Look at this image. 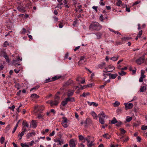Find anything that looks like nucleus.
<instances>
[{
    "label": "nucleus",
    "mask_w": 147,
    "mask_h": 147,
    "mask_svg": "<svg viewBox=\"0 0 147 147\" xmlns=\"http://www.w3.org/2000/svg\"><path fill=\"white\" fill-rule=\"evenodd\" d=\"M102 27V26L98 23L94 22L90 25L89 28L90 30H99Z\"/></svg>",
    "instance_id": "1"
},
{
    "label": "nucleus",
    "mask_w": 147,
    "mask_h": 147,
    "mask_svg": "<svg viewBox=\"0 0 147 147\" xmlns=\"http://www.w3.org/2000/svg\"><path fill=\"white\" fill-rule=\"evenodd\" d=\"M98 117L99 118V122L102 124H103L105 123L104 119L105 117H108L107 116H106L103 111H101L100 113L98 115Z\"/></svg>",
    "instance_id": "2"
},
{
    "label": "nucleus",
    "mask_w": 147,
    "mask_h": 147,
    "mask_svg": "<svg viewBox=\"0 0 147 147\" xmlns=\"http://www.w3.org/2000/svg\"><path fill=\"white\" fill-rule=\"evenodd\" d=\"M74 91L73 90H69L67 92V95L68 97L66 98L65 101H74L75 100L74 98L71 97L74 93Z\"/></svg>",
    "instance_id": "3"
},
{
    "label": "nucleus",
    "mask_w": 147,
    "mask_h": 147,
    "mask_svg": "<svg viewBox=\"0 0 147 147\" xmlns=\"http://www.w3.org/2000/svg\"><path fill=\"white\" fill-rule=\"evenodd\" d=\"M45 107L43 105H36L35 106L34 112V113H42Z\"/></svg>",
    "instance_id": "4"
},
{
    "label": "nucleus",
    "mask_w": 147,
    "mask_h": 147,
    "mask_svg": "<svg viewBox=\"0 0 147 147\" xmlns=\"http://www.w3.org/2000/svg\"><path fill=\"white\" fill-rule=\"evenodd\" d=\"M62 120L61 121V124L64 128H67L68 127L67 124L68 120L67 118L64 116L62 117Z\"/></svg>",
    "instance_id": "5"
},
{
    "label": "nucleus",
    "mask_w": 147,
    "mask_h": 147,
    "mask_svg": "<svg viewBox=\"0 0 147 147\" xmlns=\"http://www.w3.org/2000/svg\"><path fill=\"white\" fill-rule=\"evenodd\" d=\"M144 55L141 57L137 59L136 62L137 64L140 65L144 62Z\"/></svg>",
    "instance_id": "6"
},
{
    "label": "nucleus",
    "mask_w": 147,
    "mask_h": 147,
    "mask_svg": "<svg viewBox=\"0 0 147 147\" xmlns=\"http://www.w3.org/2000/svg\"><path fill=\"white\" fill-rule=\"evenodd\" d=\"M54 141L55 142L58 143L57 144V145H61L64 143L63 139L61 138H56L54 140Z\"/></svg>",
    "instance_id": "7"
},
{
    "label": "nucleus",
    "mask_w": 147,
    "mask_h": 147,
    "mask_svg": "<svg viewBox=\"0 0 147 147\" xmlns=\"http://www.w3.org/2000/svg\"><path fill=\"white\" fill-rule=\"evenodd\" d=\"M22 131L21 133H19L18 136L20 140L22 139V137L24 135L25 132L27 131V129L26 128H22Z\"/></svg>",
    "instance_id": "8"
},
{
    "label": "nucleus",
    "mask_w": 147,
    "mask_h": 147,
    "mask_svg": "<svg viewBox=\"0 0 147 147\" xmlns=\"http://www.w3.org/2000/svg\"><path fill=\"white\" fill-rule=\"evenodd\" d=\"M35 113V115L37 116L36 118L42 120H44V115L42 113Z\"/></svg>",
    "instance_id": "9"
},
{
    "label": "nucleus",
    "mask_w": 147,
    "mask_h": 147,
    "mask_svg": "<svg viewBox=\"0 0 147 147\" xmlns=\"http://www.w3.org/2000/svg\"><path fill=\"white\" fill-rule=\"evenodd\" d=\"M124 105H125V108L126 110H127L129 109H131L132 108L133 106V105L132 103H124Z\"/></svg>",
    "instance_id": "10"
},
{
    "label": "nucleus",
    "mask_w": 147,
    "mask_h": 147,
    "mask_svg": "<svg viewBox=\"0 0 147 147\" xmlns=\"http://www.w3.org/2000/svg\"><path fill=\"white\" fill-rule=\"evenodd\" d=\"M47 103L49 104L52 107L57 106L59 104L58 102H48Z\"/></svg>",
    "instance_id": "11"
},
{
    "label": "nucleus",
    "mask_w": 147,
    "mask_h": 147,
    "mask_svg": "<svg viewBox=\"0 0 147 147\" xmlns=\"http://www.w3.org/2000/svg\"><path fill=\"white\" fill-rule=\"evenodd\" d=\"M107 76H109L110 77V79H115L118 76L117 74H112L111 73H108L107 74Z\"/></svg>",
    "instance_id": "12"
},
{
    "label": "nucleus",
    "mask_w": 147,
    "mask_h": 147,
    "mask_svg": "<svg viewBox=\"0 0 147 147\" xmlns=\"http://www.w3.org/2000/svg\"><path fill=\"white\" fill-rule=\"evenodd\" d=\"M17 9L21 12H24L25 11V8L22 5H20L17 7Z\"/></svg>",
    "instance_id": "13"
},
{
    "label": "nucleus",
    "mask_w": 147,
    "mask_h": 147,
    "mask_svg": "<svg viewBox=\"0 0 147 147\" xmlns=\"http://www.w3.org/2000/svg\"><path fill=\"white\" fill-rule=\"evenodd\" d=\"M69 145L71 147H75L76 144L75 140L73 139H71L69 142Z\"/></svg>",
    "instance_id": "14"
},
{
    "label": "nucleus",
    "mask_w": 147,
    "mask_h": 147,
    "mask_svg": "<svg viewBox=\"0 0 147 147\" xmlns=\"http://www.w3.org/2000/svg\"><path fill=\"white\" fill-rule=\"evenodd\" d=\"M87 146L88 147H92L94 145V141L90 142V140L88 142H87Z\"/></svg>",
    "instance_id": "15"
},
{
    "label": "nucleus",
    "mask_w": 147,
    "mask_h": 147,
    "mask_svg": "<svg viewBox=\"0 0 147 147\" xmlns=\"http://www.w3.org/2000/svg\"><path fill=\"white\" fill-rule=\"evenodd\" d=\"M67 104V102H62L61 103L60 106L61 109L63 110L64 108V107Z\"/></svg>",
    "instance_id": "16"
},
{
    "label": "nucleus",
    "mask_w": 147,
    "mask_h": 147,
    "mask_svg": "<svg viewBox=\"0 0 147 147\" xmlns=\"http://www.w3.org/2000/svg\"><path fill=\"white\" fill-rule=\"evenodd\" d=\"M91 114L92 116L94 119H97V115L94 111H92L91 113Z\"/></svg>",
    "instance_id": "17"
},
{
    "label": "nucleus",
    "mask_w": 147,
    "mask_h": 147,
    "mask_svg": "<svg viewBox=\"0 0 147 147\" xmlns=\"http://www.w3.org/2000/svg\"><path fill=\"white\" fill-rule=\"evenodd\" d=\"M22 125L23 126L22 128H26V127H28L29 125L28 124L27 122L25 121H24L23 122Z\"/></svg>",
    "instance_id": "18"
},
{
    "label": "nucleus",
    "mask_w": 147,
    "mask_h": 147,
    "mask_svg": "<svg viewBox=\"0 0 147 147\" xmlns=\"http://www.w3.org/2000/svg\"><path fill=\"white\" fill-rule=\"evenodd\" d=\"M85 57L84 56H81L80 58V60L79 61V63L80 64L83 63H84L86 60H84Z\"/></svg>",
    "instance_id": "19"
},
{
    "label": "nucleus",
    "mask_w": 147,
    "mask_h": 147,
    "mask_svg": "<svg viewBox=\"0 0 147 147\" xmlns=\"http://www.w3.org/2000/svg\"><path fill=\"white\" fill-rule=\"evenodd\" d=\"M88 104L90 106L93 105L94 106L97 107L98 104L96 102H88Z\"/></svg>",
    "instance_id": "20"
},
{
    "label": "nucleus",
    "mask_w": 147,
    "mask_h": 147,
    "mask_svg": "<svg viewBox=\"0 0 147 147\" xmlns=\"http://www.w3.org/2000/svg\"><path fill=\"white\" fill-rule=\"evenodd\" d=\"M92 121L89 118H87L85 122V123L86 125H90L92 123Z\"/></svg>",
    "instance_id": "21"
},
{
    "label": "nucleus",
    "mask_w": 147,
    "mask_h": 147,
    "mask_svg": "<svg viewBox=\"0 0 147 147\" xmlns=\"http://www.w3.org/2000/svg\"><path fill=\"white\" fill-rule=\"evenodd\" d=\"M142 34V31H140L138 33V35L136 36L135 39L136 40H137L138 38L141 37V35Z\"/></svg>",
    "instance_id": "22"
},
{
    "label": "nucleus",
    "mask_w": 147,
    "mask_h": 147,
    "mask_svg": "<svg viewBox=\"0 0 147 147\" xmlns=\"http://www.w3.org/2000/svg\"><path fill=\"white\" fill-rule=\"evenodd\" d=\"M60 92H58L57 94L55 95V100H58L60 98V96H59V94H60Z\"/></svg>",
    "instance_id": "23"
},
{
    "label": "nucleus",
    "mask_w": 147,
    "mask_h": 147,
    "mask_svg": "<svg viewBox=\"0 0 147 147\" xmlns=\"http://www.w3.org/2000/svg\"><path fill=\"white\" fill-rule=\"evenodd\" d=\"M12 63L13 65H15L16 66V65H20V64L18 63V61L16 59L13 60Z\"/></svg>",
    "instance_id": "24"
},
{
    "label": "nucleus",
    "mask_w": 147,
    "mask_h": 147,
    "mask_svg": "<svg viewBox=\"0 0 147 147\" xmlns=\"http://www.w3.org/2000/svg\"><path fill=\"white\" fill-rule=\"evenodd\" d=\"M146 87L145 86H141L140 91V92H143L146 90Z\"/></svg>",
    "instance_id": "25"
},
{
    "label": "nucleus",
    "mask_w": 147,
    "mask_h": 147,
    "mask_svg": "<svg viewBox=\"0 0 147 147\" xmlns=\"http://www.w3.org/2000/svg\"><path fill=\"white\" fill-rule=\"evenodd\" d=\"M103 136L104 138L106 139H109L111 137L110 135L107 133L105 134L104 135H103Z\"/></svg>",
    "instance_id": "26"
},
{
    "label": "nucleus",
    "mask_w": 147,
    "mask_h": 147,
    "mask_svg": "<svg viewBox=\"0 0 147 147\" xmlns=\"http://www.w3.org/2000/svg\"><path fill=\"white\" fill-rule=\"evenodd\" d=\"M3 57L6 59V61L8 63H9L10 62L9 57L7 55L6 53L5 54V55Z\"/></svg>",
    "instance_id": "27"
},
{
    "label": "nucleus",
    "mask_w": 147,
    "mask_h": 147,
    "mask_svg": "<svg viewBox=\"0 0 147 147\" xmlns=\"http://www.w3.org/2000/svg\"><path fill=\"white\" fill-rule=\"evenodd\" d=\"M105 63L104 62H102L101 64H99L98 65V67L101 68L102 69L103 67H104L105 65Z\"/></svg>",
    "instance_id": "28"
},
{
    "label": "nucleus",
    "mask_w": 147,
    "mask_h": 147,
    "mask_svg": "<svg viewBox=\"0 0 147 147\" xmlns=\"http://www.w3.org/2000/svg\"><path fill=\"white\" fill-rule=\"evenodd\" d=\"M73 82V81L72 80H69L66 82L65 84V85L66 86H68L72 84Z\"/></svg>",
    "instance_id": "29"
},
{
    "label": "nucleus",
    "mask_w": 147,
    "mask_h": 147,
    "mask_svg": "<svg viewBox=\"0 0 147 147\" xmlns=\"http://www.w3.org/2000/svg\"><path fill=\"white\" fill-rule=\"evenodd\" d=\"M119 57L118 56H117L116 57H112L110 58V59L113 61H115L118 59Z\"/></svg>",
    "instance_id": "30"
},
{
    "label": "nucleus",
    "mask_w": 147,
    "mask_h": 147,
    "mask_svg": "<svg viewBox=\"0 0 147 147\" xmlns=\"http://www.w3.org/2000/svg\"><path fill=\"white\" fill-rule=\"evenodd\" d=\"M95 34L96 36L98 39L100 38L102 35V34L100 32L96 33Z\"/></svg>",
    "instance_id": "31"
},
{
    "label": "nucleus",
    "mask_w": 147,
    "mask_h": 147,
    "mask_svg": "<svg viewBox=\"0 0 147 147\" xmlns=\"http://www.w3.org/2000/svg\"><path fill=\"white\" fill-rule=\"evenodd\" d=\"M117 121L115 117H114L111 121V123L112 124H115L117 123Z\"/></svg>",
    "instance_id": "32"
},
{
    "label": "nucleus",
    "mask_w": 147,
    "mask_h": 147,
    "mask_svg": "<svg viewBox=\"0 0 147 147\" xmlns=\"http://www.w3.org/2000/svg\"><path fill=\"white\" fill-rule=\"evenodd\" d=\"M6 53V52L3 51H0V57H4Z\"/></svg>",
    "instance_id": "33"
},
{
    "label": "nucleus",
    "mask_w": 147,
    "mask_h": 147,
    "mask_svg": "<svg viewBox=\"0 0 147 147\" xmlns=\"http://www.w3.org/2000/svg\"><path fill=\"white\" fill-rule=\"evenodd\" d=\"M31 122L32 127L34 128H35L36 127V122L34 120H32Z\"/></svg>",
    "instance_id": "34"
},
{
    "label": "nucleus",
    "mask_w": 147,
    "mask_h": 147,
    "mask_svg": "<svg viewBox=\"0 0 147 147\" xmlns=\"http://www.w3.org/2000/svg\"><path fill=\"white\" fill-rule=\"evenodd\" d=\"M120 102H115L113 104V105L114 107H117L120 105Z\"/></svg>",
    "instance_id": "35"
},
{
    "label": "nucleus",
    "mask_w": 147,
    "mask_h": 147,
    "mask_svg": "<svg viewBox=\"0 0 147 147\" xmlns=\"http://www.w3.org/2000/svg\"><path fill=\"white\" fill-rule=\"evenodd\" d=\"M126 73L121 70V72H119L118 74L121 76H124L126 74Z\"/></svg>",
    "instance_id": "36"
},
{
    "label": "nucleus",
    "mask_w": 147,
    "mask_h": 147,
    "mask_svg": "<svg viewBox=\"0 0 147 147\" xmlns=\"http://www.w3.org/2000/svg\"><path fill=\"white\" fill-rule=\"evenodd\" d=\"M39 87H40V86L39 85H38L36 86H35V87L32 88L31 89V90H30V91H32L33 90H37L39 88Z\"/></svg>",
    "instance_id": "37"
},
{
    "label": "nucleus",
    "mask_w": 147,
    "mask_h": 147,
    "mask_svg": "<svg viewBox=\"0 0 147 147\" xmlns=\"http://www.w3.org/2000/svg\"><path fill=\"white\" fill-rule=\"evenodd\" d=\"M32 98H38L39 97V96L38 95H37L36 94H32L31 96Z\"/></svg>",
    "instance_id": "38"
},
{
    "label": "nucleus",
    "mask_w": 147,
    "mask_h": 147,
    "mask_svg": "<svg viewBox=\"0 0 147 147\" xmlns=\"http://www.w3.org/2000/svg\"><path fill=\"white\" fill-rule=\"evenodd\" d=\"M84 140L86 141L87 142L90 140V137L89 136H88L87 137H84Z\"/></svg>",
    "instance_id": "39"
},
{
    "label": "nucleus",
    "mask_w": 147,
    "mask_h": 147,
    "mask_svg": "<svg viewBox=\"0 0 147 147\" xmlns=\"http://www.w3.org/2000/svg\"><path fill=\"white\" fill-rule=\"evenodd\" d=\"M117 2L116 3V5L118 6H120V5L122 3V1L120 0H117Z\"/></svg>",
    "instance_id": "40"
},
{
    "label": "nucleus",
    "mask_w": 147,
    "mask_h": 147,
    "mask_svg": "<svg viewBox=\"0 0 147 147\" xmlns=\"http://www.w3.org/2000/svg\"><path fill=\"white\" fill-rule=\"evenodd\" d=\"M59 78V77L57 78V76H55L52 78L51 79V81H55L56 80H57V79Z\"/></svg>",
    "instance_id": "41"
},
{
    "label": "nucleus",
    "mask_w": 147,
    "mask_h": 147,
    "mask_svg": "<svg viewBox=\"0 0 147 147\" xmlns=\"http://www.w3.org/2000/svg\"><path fill=\"white\" fill-rule=\"evenodd\" d=\"M120 130L122 134H124L126 132V131L123 128H120Z\"/></svg>",
    "instance_id": "42"
},
{
    "label": "nucleus",
    "mask_w": 147,
    "mask_h": 147,
    "mask_svg": "<svg viewBox=\"0 0 147 147\" xmlns=\"http://www.w3.org/2000/svg\"><path fill=\"white\" fill-rule=\"evenodd\" d=\"M116 112L117 115H119L122 112V110L120 109H118L116 111Z\"/></svg>",
    "instance_id": "43"
},
{
    "label": "nucleus",
    "mask_w": 147,
    "mask_h": 147,
    "mask_svg": "<svg viewBox=\"0 0 147 147\" xmlns=\"http://www.w3.org/2000/svg\"><path fill=\"white\" fill-rule=\"evenodd\" d=\"M125 7H126V11L128 12H130V7H127V6L126 5H125Z\"/></svg>",
    "instance_id": "44"
},
{
    "label": "nucleus",
    "mask_w": 147,
    "mask_h": 147,
    "mask_svg": "<svg viewBox=\"0 0 147 147\" xmlns=\"http://www.w3.org/2000/svg\"><path fill=\"white\" fill-rule=\"evenodd\" d=\"M21 145L22 147H29L28 145H27L26 143L23 144L22 143L21 144Z\"/></svg>",
    "instance_id": "45"
},
{
    "label": "nucleus",
    "mask_w": 147,
    "mask_h": 147,
    "mask_svg": "<svg viewBox=\"0 0 147 147\" xmlns=\"http://www.w3.org/2000/svg\"><path fill=\"white\" fill-rule=\"evenodd\" d=\"M5 138L3 137H2L0 139V142L1 144H3Z\"/></svg>",
    "instance_id": "46"
},
{
    "label": "nucleus",
    "mask_w": 147,
    "mask_h": 147,
    "mask_svg": "<svg viewBox=\"0 0 147 147\" xmlns=\"http://www.w3.org/2000/svg\"><path fill=\"white\" fill-rule=\"evenodd\" d=\"M26 29L25 28H23L22 29V32H20L21 34H24L26 33Z\"/></svg>",
    "instance_id": "47"
},
{
    "label": "nucleus",
    "mask_w": 147,
    "mask_h": 147,
    "mask_svg": "<svg viewBox=\"0 0 147 147\" xmlns=\"http://www.w3.org/2000/svg\"><path fill=\"white\" fill-rule=\"evenodd\" d=\"M78 137L79 140H83L84 137L82 136L81 135L79 136Z\"/></svg>",
    "instance_id": "48"
},
{
    "label": "nucleus",
    "mask_w": 147,
    "mask_h": 147,
    "mask_svg": "<svg viewBox=\"0 0 147 147\" xmlns=\"http://www.w3.org/2000/svg\"><path fill=\"white\" fill-rule=\"evenodd\" d=\"M141 129L142 130H144L147 129V126L142 125V127Z\"/></svg>",
    "instance_id": "49"
},
{
    "label": "nucleus",
    "mask_w": 147,
    "mask_h": 147,
    "mask_svg": "<svg viewBox=\"0 0 147 147\" xmlns=\"http://www.w3.org/2000/svg\"><path fill=\"white\" fill-rule=\"evenodd\" d=\"M122 44V42L119 41H116L115 44L116 45H121Z\"/></svg>",
    "instance_id": "50"
},
{
    "label": "nucleus",
    "mask_w": 147,
    "mask_h": 147,
    "mask_svg": "<svg viewBox=\"0 0 147 147\" xmlns=\"http://www.w3.org/2000/svg\"><path fill=\"white\" fill-rule=\"evenodd\" d=\"M117 123V124L116 125L118 127L121 124V122L120 121L118 122L117 121V123Z\"/></svg>",
    "instance_id": "51"
},
{
    "label": "nucleus",
    "mask_w": 147,
    "mask_h": 147,
    "mask_svg": "<svg viewBox=\"0 0 147 147\" xmlns=\"http://www.w3.org/2000/svg\"><path fill=\"white\" fill-rule=\"evenodd\" d=\"M53 18L54 20V21L55 22H56L58 20V18L56 16H54Z\"/></svg>",
    "instance_id": "52"
},
{
    "label": "nucleus",
    "mask_w": 147,
    "mask_h": 147,
    "mask_svg": "<svg viewBox=\"0 0 147 147\" xmlns=\"http://www.w3.org/2000/svg\"><path fill=\"white\" fill-rule=\"evenodd\" d=\"M26 136L27 138H30L32 136L30 133H28L26 135Z\"/></svg>",
    "instance_id": "53"
},
{
    "label": "nucleus",
    "mask_w": 147,
    "mask_h": 147,
    "mask_svg": "<svg viewBox=\"0 0 147 147\" xmlns=\"http://www.w3.org/2000/svg\"><path fill=\"white\" fill-rule=\"evenodd\" d=\"M132 118L131 117H129V118L126 119V121L127 122H129L132 120Z\"/></svg>",
    "instance_id": "54"
},
{
    "label": "nucleus",
    "mask_w": 147,
    "mask_h": 147,
    "mask_svg": "<svg viewBox=\"0 0 147 147\" xmlns=\"http://www.w3.org/2000/svg\"><path fill=\"white\" fill-rule=\"evenodd\" d=\"M108 67L109 69H113V70H114L115 69V67L111 65H109L108 66Z\"/></svg>",
    "instance_id": "55"
},
{
    "label": "nucleus",
    "mask_w": 147,
    "mask_h": 147,
    "mask_svg": "<svg viewBox=\"0 0 147 147\" xmlns=\"http://www.w3.org/2000/svg\"><path fill=\"white\" fill-rule=\"evenodd\" d=\"M140 1H136L135 3H134L132 5V6H133L134 5L138 4L140 3Z\"/></svg>",
    "instance_id": "56"
},
{
    "label": "nucleus",
    "mask_w": 147,
    "mask_h": 147,
    "mask_svg": "<svg viewBox=\"0 0 147 147\" xmlns=\"http://www.w3.org/2000/svg\"><path fill=\"white\" fill-rule=\"evenodd\" d=\"M103 71L104 72H111L112 71H108L107 68L106 67L105 68V69L103 70Z\"/></svg>",
    "instance_id": "57"
},
{
    "label": "nucleus",
    "mask_w": 147,
    "mask_h": 147,
    "mask_svg": "<svg viewBox=\"0 0 147 147\" xmlns=\"http://www.w3.org/2000/svg\"><path fill=\"white\" fill-rule=\"evenodd\" d=\"M105 18L103 17L102 15H101L100 16V20L101 21H103L104 20Z\"/></svg>",
    "instance_id": "58"
},
{
    "label": "nucleus",
    "mask_w": 147,
    "mask_h": 147,
    "mask_svg": "<svg viewBox=\"0 0 147 147\" xmlns=\"http://www.w3.org/2000/svg\"><path fill=\"white\" fill-rule=\"evenodd\" d=\"M93 9H94L96 12L97 11V9L98 8L97 6H93L92 7Z\"/></svg>",
    "instance_id": "59"
},
{
    "label": "nucleus",
    "mask_w": 147,
    "mask_h": 147,
    "mask_svg": "<svg viewBox=\"0 0 147 147\" xmlns=\"http://www.w3.org/2000/svg\"><path fill=\"white\" fill-rule=\"evenodd\" d=\"M19 86H20V84L18 83H17V84H16V85H15V87L16 88H17L18 90L19 89H20Z\"/></svg>",
    "instance_id": "60"
},
{
    "label": "nucleus",
    "mask_w": 147,
    "mask_h": 147,
    "mask_svg": "<svg viewBox=\"0 0 147 147\" xmlns=\"http://www.w3.org/2000/svg\"><path fill=\"white\" fill-rule=\"evenodd\" d=\"M8 45V42L7 41H6L4 42L3 44V47H6L7 45Z\"/></svg>",
    "instance_id": "61"
},
{
    "label": "nucleus",
    "mask_w": 147,
    "mask_h": 147,
    "mask_svg": "<svg viewBox=\"0 0 147 147\" xmlns=\"http://www.w3.org/2000/svg\"><path fill=\"white\" fill-rule=\"evenodd\" d=\"M15 106L14 105H13L11 107H9V108L12 110L13 111H14V109L15 108Z\"/></svg>",
    "instance_id": "62"
},
{
    "label": "nucleus",
    "mask_w": 147,
    "mask_h": 147,
    "mask_svg": "<svg viewBox=\"0 0 147 147\" xmlns=\"http://www.w3.org/2000/svg\"><path fill=\"white\" fill-rule=\"evenodd\" d=\"M51 79L50 78H49L47 79H46L45 80V82L46 83H48L50 82H51Z\"/></svg>",
    "instance_id": "63"
},
{
    "label": "nucleus",
    "mask_w": 147,
    "mask_h": 147,
    "mask_svg": "<svg viewBox=\"0 0 147 147\" xmlns=\"http://www.w3.org/2000/svg\"><path fill=\"white\" fill-rule=\"evenodd\" d=\"M16 59L17 60V61L18 62H19L20 61H22V58H20V57H18L17 58H16Z\"/></svg>",
    "instance_id": "64"
}]
</instances>
